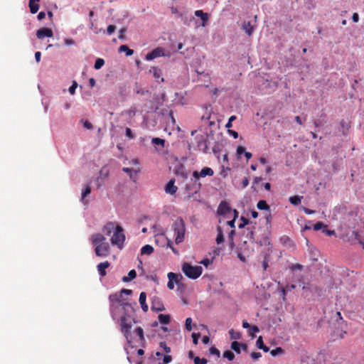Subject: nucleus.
Returning a JSON list of instances; mask_svg holds the SVG:
<instances>
[{"label":"nucleus","mask_w":364,"mask_h":364,"mask_svg":"<svg viewBox=\"0 0 364 364\" xmlns=\"http://www.w3.org/2000/svg\"><path fill=\"white\" fill-rule=\"evenodd\" d=\"M200 336V333H193L192 335H191V337L193 338V343L195 344V345H197L198 343V339Z\"/></svg>","instance_id":"obj_44"},{"label":"nucleus","mask_w":364,"mask_h":364,"mask_svg":"<svg viewBox=\"0 0 364 364\" xmlns=\"http://www.w3.org/2000/svg\"><path fill=\"white\" fill-rule=\"evenodd\" d=\"M240 347H241V343H240L239 342H237V341H234L233 342H232L231 343V348L235 351L237 353H240Z\"/></svg>","instance_id":"obj_31"},{"label":"nucleus","mask_w":364,"mask_h":364,"mask_svg":"<svg viewBox=\"0 0 364 364\" xmlns=\"http://www.w3.org/2000/svg\"><path fill=\"white\" fill-rule=\"evenodd\" d=\"M105 64V60L102 58H97L95 60L94 68L96 70L100 69Z\"/></svg>","instance_id":"obj_34"},{"label":"nucleus","mask_w":364,"mask_h":364,"mask_svg":"<svg viewBox=\"0 0 364 364\" xmlns=\"http://www.w3.org/2000/svg\"><path fill=\"white\" fill-rule=\"evenodd\" d=\"M217 237H216V242L218 245H220L221 243H223L224 242V235H223V231L221 227L218 226L217 228Z\"/></svg>","instance_id":"obj_21"},{"label":"nucleus","mask_w":364,"mask_h":364,"mask_svg":"<svg viewBox=\"0 0 364 364\" xmlns=\"http://www.w3.org/2000/svg\"><path fill=\"white\" fill-rule=\"evenodd\" d=\"M119 53L125 52L127 56H130V55H133V53H134V50L129 48V47L126 45L120 46L119 48Z\"/></svg>","instance_id":"obj_26"},{"label":"nucleus","mask_w":364,"mask_h":364,"mask_svg":"<svg viewBox=\"0 0 364 364\" xmlns=\"http://www.w3.org/2000/svg\"><path fill=\"white\" fill-rule=\"evenodd\" d=\"M95 252L98 257H107L109 253V245L108 242H105L95 246Z\"/></svg>","instance_id":"obj_5"},{"label":"nucleus","mask_w":364,"mask_h":364,"mask_svg":"<svg viewBox=\"0 0 364 364\" xmlns=\"http://www.w3.org/2000/svg\"><path fill=\"white\" fill-rule=\"evenodd\" d=\"M64 43L66 46H71V45L74 44V41L70 38H66V39H65Z\"/></svg>","instance_id":"obj_59"},{"label":"nucleus","mask_w":364,"mask_h":364,"mask_svg":"<svg viewBox=\"0 0 364 364\" xmlns=\"http://www.w3.org/2000/svg\"><path fill=\"white\" fill-rule=\"evenodd\" d=\"M151 309L156 312H159L164 311L165 307L160 299L154 298L152 300Z\"/></svg>","instance_id":"obj_9"},{"label":"nucleus","mask_w":364,"mask_h":364,"mask_svg":"<svg viewBox=\"0 0 364 364\" xmlns=\"http://www.w3.org/2000/svg\"><path fill=\"white\" fill-rule=\"evenodd\" d=\"M327 225H324L322 222H318L314 225V230L315 231H318L319 230H323V228H326Z\"/></svg>","instance_id":"obj_37"},{"label":"nucleus","mask_w":364,"mask_h":364,"mask_svg":"<svg viewBox=\"0 0 364 364\" xmlns=\"http://www.w3.org/2000/svg\"><path fill=\"white\" fill-rule=\"evenodd\" d=\"M214 174V171L211 168L205 167L201 169L200 172H198L197 171H193V176L195 180L197 181L199 177H205L207 176H212Z\"/></svg>","instance_id":"obj_7"},{"label":"nucleus","mask_w":364,"mask_h":364,"mask_svg":"<svg viewBox=\"0 0 364 364\" xmlns=\"http://www.w3.org/2000/svg\"><path fill=\"white\" fill-rule=\"evenodd\" d=\"M164 49L161 47H157L151 52L148 53L146 55V60H152L158 57L165 56Z\"/></svg>","instance_id":"obj_6"},{"label":"nucleus","mask_w":364,"mask_h":364,"mask_svg":"<svg viewBox=\"0 0 364 364\" xmlns=\"http://www.w3.org/2000/svg\"><path fill=\"white\" fill-rule=\"evenodd\" d=\"M210 353L212 355H215L217 357H220V353L218 349H217L215 347L213 346L210 348Z\"/></svg>","instance_id":"obj_43"},{"label":"nucleus","mask_w":364,"mask_h":364,"mask_svg":"<svg viewBox=\"0 0 364 364\" xmlns=\"http://www.w3.org/2000/svg\"><path fill=\"white\" fill-rule=\"evenodd\" d=\"M232 212V209L230 208L228 204L225 202L222 201L218 206V213L221 215H225L230 213Z\"/></svg>","instance_id":"obj_10"},{"label":"nucleus","mask_w":364,"mask_h":364,"mask_svg":"<svg viewBox=\"0 0 364 364\" xmlns=\"http://www.w3.org/2000/svg\"><path fill=\"white\" fill-rule=\"evenodd\" d=\"M154 252V247L150 245H146L141 249V255H150Z\"/></svg>","instance_id":"obj_20"},{"label":"nucleus","mask_w":364,"mask_h":364,"mask_svg":"<svg viewBox=\"0 0 364 364\" xmlns=\"http://www.w3.org/2000/svg\"><path fill=\"white\" fill-rule=\"evenodd\" d=\"M256 345L258 348L262 349L264 352H268L269 350V348L264 344L262 338L261 336L257 338Z\"/></svg>","instance_id":"obj_22"},{"label":"nucleus","mask_w":364,"mask_h":364,"mask_svg":"<svg viewBox=\"0 0 364 364\" xmlns=\"http://www.w3.org/2000/svg\"><path fill=\"white\" fill-rule=\"evenodd\" d=\"M257 207L259 210H269V205L264 200H259Z\"/></svg>","instance_id":"obj_27"},{"label":"nucleus","mask_w":364,"mask_h":364,"mask_svg":"<svg viewBox=\"0 0 364 364\" xmlns=\"http://www.w3.org/2000/svg\"><path fill=\"white\" fill-rule=\"evenodd\" d=\"M136 277V272L134 269H132L129 272L128 277H124L122 278V281L124 282H130L131 280L135 279Z\"/></svg>","instance_id":"obj_25"},{"label":"nucleus","mask_w":364,"mask_h":364,"mask_svg":"<svg viewBox=\"0 0 364 364\" xmlns=\"http://www.w3.org/2000/svg\"><path fill=\"white\" fill-rule=\"evenodd\" d=\"M289 269L291 271L301 270L303 269V265H301L300 264H292L289 265Z\"/></svg>","instance_id":"obj_40"},{"label":"nucleus","mask_w":364,"mask_h":364,"mask_svg":"<svg viewBox=\"0 0 364 364\" xmlns=\"http://www.w3.org/2000/svg\"><path fill=\"white\" fill-rule=\"evenodd\" d=\"M125 240V235L123 232L122 226L116 225L115 230L111 238L112 245H117L118 247L122 248Z\"/></svg>","instance_id":"obj_4"},{"label":"nucleus","mask_w":364,"mask_h":364,"mask_svg":"<svg viewBox=\"0 0 364 364\" xmlns=\"http://www.w3.org/2000/svg\"><path fill=\"white\" fill-rule=\"evenodd\" d=\"M126 32V28H122L119 30V38L121 39V40H124L125 38V36H124V33Z\"/></svg>","instance_id":"obj_53"},{"label":"nucleus","mask_w":364,"mask_h":364,"mask_svg":"<svg viewBox=\"0 0 364 364\" xmlns=\"http://www.w3.org/2000/svg\"><path fill=\"white\" fill-rule=\"evenodd\" d=\"M208 360L205 358H200L199 357H196L194 358L195 364H207Z\"/></svg>","instance_id":"obj_41"},{"label":"nucleus","mask_w":364,"mask_h":364,"mask_svg":"<svg viewBox=\"0 0 364 364\" xmlns=\"http://www.w3.org/2000/svg\"><path fill=\"white\" fill-rule=\"evenodd\" d=\"M110 264L108 261H105L104 262H101L97 265V270L99 272V274L104 277L106 275V271L105 269L109 267Z\"/></svg>","instance_id":"obj_15"},{"label":"nucleus","mask_w":364,"mask_h":364,"mask_svg":"<svg viewBox=\"0 0 364 364\" xmlns=\"http://www.w3.org/2000/svg\"><path fill=\"white\" fill-rule=\"evenodd\" d=\"M39 1H40V0H29L28 6H29L30 11L31 14H34L37 13V11H38V9H39L38 2Z\"/></svg>","instance_id":"obj_16"},{"label":"nucleus","mask_w":364,"mask_h":364,"mask_svg":"<svg viewBox=\"0 0 364 364\" xmlns=\"http://www.w3.org/2000/svg\"><path fill=\"white\" fill-rule=\"evenodd\" d=\"M228 132L230 135L233 136L234 139H237L238 137V133L234 130H228Z\"/></svg>","instance_id":"obj_62"},{"label":"nucleus","mask_w":364,"mask_h":364,"mask_svg":"<svg viewBox=\"0 0 364 364\" xmlns=\"http://www.w3.org/2000/svg\"><path fill=\"white\" fill-rule=\"evenodd\" d=\"M125 134L129 139H134L135 137L134 134L132 133L130 128L127 127L125 130Z\"/></svg>","instance_id":"obj_48"},{"label":"nucleus","mask_w":364,"mask_h":364,"mask_svg":"<svg viewBox=\"0 0 364 364\" xmlns=\"http://www.w3.org/2000/svg\"><path fill=\"white\" fill-rule=\"evenodd\" d=\"M45 17H46V13L44 11H41L37 16V18L38 21L43 20Z\"/></svg>","instance_id":"obj_57"},{"label":"nucleus","mask_w":364,"mask_h":364,"mask_svg":"<svg viewBox=\"0 0 364 364\" xmlns=\"http://www.w3.org/2000/svg\"><path fill=\"white\" fill-rule=\"evenodd\" d=\"M160 347L163 348L166 353H169L171 352V348L167 346L166 342H161Z\"/></svg>","instance_id":"obj_49"},{"label":"nucleus","mask_w":364,"mask_h":364,"mask_svg":"<svg viewBox=\"0 0 364 364\" xmlns=\"http://www.w3.org/2000/svg\"><path fill=\"white\" fill-rule=\"evenodd\" d=\"M229 334H230V338L233 339V340L240 339L241 338V336H242L240 332L235 331L233 329H231L229 331Z\"/></svg>","instance_id":"obj_29"},{"label":"nucleus","mask_w":364,"mask_h":364,"mask_svg":"<svg viewBox=\"0 0 364 364\" xmlns=\"http://www.w3.org/2000/svg\"><path fill=\"white\" fill-rule=\"evenodd\" d=\"M302 196H294L289 198V202L294 205H298L301 203Z\"/></svg>","instance_id":"obj_28"},{"label":"nucleus","mask_w":364,"mask_h":364,"mask_svg":"<svg viewBox=\"0 0 364 364\" xmlns=\"http://www.w3.org/2000/svg\"><path fill=\"white\" fill-rule=\"evenodd\" d=\"M53 32L49 28H41L36 31V36L38 39H43L45 37H53Z\"/></svg>","instance_id":"obj_8"},{"label":"nucleus","mask_w":364,"mask_h":364,"mask_svg":"<svg viewBox=\"0 0 364 364\" xmlns=\"http://www.w3.org/2000/svg\"><path fill=\"white\" fill-rule=\"evenodd\" d=\"M109 301L111 302L110 311L113 318H115L117 312L123 310L124 315L120 317V327L121 331L126 338L129 344H132L134 341L142 342L144 341V331L142 328L137 327L134 330V334L137 337L135 338L131 333L132 324L136 323L134 317V309L131 304L124 301L122 299V295L119 293L113 294L109 296Z\"/></svg>","instance_id":"obj_1"},{"label":"nucleus","mask_w":364,"mask_h":364,"mask_svg":"<svg viewBox=\"0 0 364 364\" xmlns=\"http://www.w3.org/2000/svg\"><path fill=\"white\" fill-rule=\"evenodd\" d=\"M323 232L326 233L328 236H331V235H335V231L334 230H328L327 228L326 229L325 228L323 229Z\"/></svg>","instance_id":"obj_54"},{"label":"nucleus","mask_w":364,"mask_h":364,"mask_svg":"<svg viewBox=\"0 0 364 364\" xmlns=\"http://www.w3.org/2000/svg\"><path fill=\"white\" fill-rule=\"evenodd\" d=\"M158 318L159 322L162 324H168L171 321V317L168 314H159Z\"/></svg>","instance_id":"obj_23"},{"label":"nucleus","mask_w":364,"mask_h":364,"mask_svg":"<svg viewBox=\"0 0 364 364\" xmlns=\"http://www.w3.org/2000/svg\"><path fill=\"white\" fill-rule=\"evenodd\" d=\"M250 356L253 360H257L262 356V354L260 352H252Z\"/></svg>","instance_id":"obj_51"},{"label":"nucleus","mask_w":364,"mask_h":364,"mask_svg":"<svg viewBox=\"0 0 364 364\" xmlns=\"http://www.w3.org/2000/svg\"><path fill=\"white\" fill-rule=\"evenodd\" d=\"M119 293H120L122 295L123 294H127V295H129V294H132V290H130V289H122L120 291V292H119Z\"/></svg>","instance_id":"obj_61"},{"label":"nucleus","mask_w":364,"mask_h":364,"mask_svg":"<svg viewBox=\"0 0 364 364\" xmlns=\"http://www.w3.org/2000/svg\"><path fill=\"white\" fill-rule=\"evenodd\" d=\"M194 14L196 16L200 18L202 20L201 26L205 27L209 20V14L208 13L203 12L202 10H196L194 12Z\"/></svg>","instance_id":"obj_13"},{"label":"nucleus","mask_w":364,"mask_h":364,"mask_svg":"<svg viewBox=\"0 0 364 364\" xmlns=\"http://www.w3.org/2000/svg\"><path fill=\"white\" fill-rule=\"evenodd\" d=\"M202 342L204 344H208L210 342V338L208 336H204L202 338Z\"/></svg>","instance_id":"obj_64"},{"label":"nucleus","mask_w":364,"mask_h":364,"mask_svg":"<svg viewBox=\"0 0 364 364\" xmlns=\"http://www.w3.org/2000/svg\"><path fill=\"white\" fill-rule=\"evenodd\" d=\"M115 223L114 222H109L103 227V232L107 235H109L113 230H115Z\"/></svg>","instance_id":"obj_17"},{"label":"nucleus","mask_w":364,"mask_h":364,"mask_svg":"<svg viewBox=\"0 0 364 364\" xmlns=\"http://www.w3.org/2000/svg\"><path fill=\"white\" fill-rule=\"evenodd\" d=\"M91 193V187L90 184L87 185L85 188L83 190L82 193L81 200L84 204H87V201L85 200V198Z\"/></svg>","instance_id":"obj_24"},{"label":"nucleus","mask_w":364,"mask_h":364,"mask_svg":"<svg viewBox=\"0 0 364 364\" xmlns=\"http://www.w3.org/2000/svg\"><path fill=\"white\" fill-rule=\"evenodd\" d=\"M84 127L86 129H93L92 124L90 122H88L87 120L85 121Z\"/></svg>","instance_id":"obj_55"},{"label":"nucleus","mask_w":364,"mask_h":364,"mask_svg":"<svg viewBox=\"0 0 364 364\" xmlns=\"http://www.w3.org/2000/svg\"><path fill=\"white\" fill-rule=\"evenodd\" d=\"M150 72L153 73L154 77L156 79L159 78L161 75V70L156 67L151 68Z\"/></svg>","instance_id":"obj_32"},{"label":"nucleus","mask_w":364,"mask_h":364,"mask_svg":"<svg viewBox=\"0 0 364 364\" xmlns=\"http://www.w3.org/2000/svg\"><path fill=\"white\" fill-rule=\"evenodd\" d=\"M267 256L266 255L264 257V259L263 262H262V267H263L264 270H266L267 268L268 267V260H267Z\"/></svg>","instance_id":"obj_58"},{"label":"nucleus","mask_w":364,"mask_h":364,"mask_svg":"<svg viewBox=\"0 0 364 364\" xmlns=\"http://www.w3.org/2000/svg\"><path fill=\"white\" fill-rule=\"evenodd\" d=\"M353 234L355 236V239L356 240H358L360 242V244H361L363 245V247L364 249V242L361 240L360 235L359 232H356V231H353Z\"/></svg>","instance_id":"obj_46"},{"label":"nucleus","mask_w":364,"mask_h":364,"mask_svg":"<svg viewBox=\"0 0 364 364\" xmlns=\"http://www.w3.org/2000/svg\"><path fill=\"white\" fill-rule=\"evenodd\" d=\"M168 280H171V281H173V282H176V283H178V277H181V274H176L173 272H169L168 274Z\"/></svg>","instance_id":"obj_30"},{"label":"nucleus","mask_w":364,"mask_h":364,"mask_svg":"<svg viewBox=\"0 0 364 364\" xmlns=\"http://www.w3.org/2000/svg\"><path fill=\"white\" fill-rule=\"evenodd\" d=\"M172 228L176 235L175 242L181 243L185 238L186 225L185 222L181 218H177L172 225Z\"/></svg>","instance_id":"obj_2"},{"label":"nucleus","mask_w":364,"mask_h":364,"mask_svg":"<svg viewBox=\"0 0 364 364\" xmlns=\"http://www.w3.org/2000/svg\"><path fill=\"white\" fill-rule=\"evenodd\" d=\"M192 318L188 317L186 319L185 326L187 331H191L192 330Z\"/></svg>","instance_id":"obj_38"},{"label":"nucleus","mask_w":364,"mask_h":364,"mask_svg":"<svg viewBox=\"0 0 364 364\" xmlns=\"http://www.w3.org/2000/svg\"><path fill=\"white\" fill-rule=\"evenodd\" d=\"M242 28L249 36H252L254 32V27L251 25L250 22H244L242 25Z\"/></svg>","instance_id":"obj_18"},{"label":"nucleus","mask_w":364,"mask_h":364,"mask_svg":"<svg viewBox=\"0 0 364 364\" xmlns=\"http://www.w3.org/2000/svg\"><path fill=\"white\" fill-rule=\"evenodd\" d=\"M90 240L95 246L106 242V238L100 233L92 235Z\"/></svg>","instance_id":"obj_11"},{"label":"nucleus","mask_w":364,"mask_h":364,"mask_svg":"<svg viewBox=\"0 0 364 364\" xmlns=\"http://www.w3.org/2000/svg\"><path fill=\"white\" fill-rule=\"evenodd\" d=\"M77 87V83L76 82V81H73L72 85L69 87V92L70 95L75 94Z\"/></svg>","instance_id":"obj_42"},{"label":"nucleus","mask_w":364,"mask_h":364,"mask_svg":"<svg viewBox=\"0 0 364 364\" xmlns=\"http://www.w3.org/2000/svg\"><path fill=\"white\" fill-rule=\"evenodd\" d=\"M235 235V230H231L230 232H229V235H228V240H234V236Z\"/></svg>","instance_id":"obj_63"},{"label":"nucleus","mask_w":364,"mask_h":364,"mask_svg":"<svg viewBox=\"0 0 364 364\" xmlns=\"http://www.w3.org/2000/svg\"><path fill=\"white\" fill-rule=\"evenodd\" d=\"M122 171L125 173H129V177L132 180H133L134 181H136V174L139 171H135L133 168H127V167L122 168Z\"/></svg>","instance_id":"obj_19"},{"label":"nucleus","mask_w":364,"mask_h":364,"mask_svg":"<svg viewBox=\"0 0 364 364\" xmlns=\"http://www.w3.org/2000/svg\"><path fill=\"white\" fill-rule=\"evenodd\" d=\"M146 294L144 291L141 292L140 295H139V304H141V307L142 310L144 312H146L149 309L148 305L146 303Z\"/></svg>","instance_id":"obj_14"},{"label":"nucleus","mask_w":364,"mask_h":364,"mask_svg":"<svg viewBox=\"0 0 364 364\" xmlns=\"http://www.w3.org/2000/svg\"><path fill=\"white\" fill-rule=\"evenodd\" d=\"M135 92H136V94L144 95L146 93H148L149 90H144V89H142V88H139V87H136V88L135 90Z\"/></svg>","instance_id":"obj_50"},{"label":"nucleus","mask_w":364,"mask_h":364,"mask_svg":"<svg viewBox=\"0 0 364 364\" xmlns=\"http://www.w3.org/2000/svg\"><path fill=\"white\" fill-rule=\"evenodd\" d=\"M152 144L154 145H159L164 147L165 145V140L160 138H153Z\"/></svg>","instance_id":"obj_33"},{"label":"nucleus","mask_w":364,"mask_h":364,"mask_svg":"<svg viewBox=\"0 0 364 364\" xmlns=\"http://www.w3.org/2000/svg\"><path fill=\"white\" fill-rule=\"evenodd\" d=\"M223 357L231 361L235 358V355L232 351L226 350L223 353Z\"/></svg>","instance_id":"obj_35"},{"label":"nucleus","mask_w":364,"mask_h":364,"mask_svg":"<svg viewBox=\"0 0 364 364\" xmlns=\"http://www.w3.org/2000/svg\"><path fill=\"white\" fill-rule=\"evenodd\" d=\"M182 271L188 278L196 279L201 275L203 268L200 266H192L185 262L182 266Z\"/></svg>","instance_id":"obj_3"},{"label":"nucleus","mask_w":364,"mask_h":364,"mask_svg":"<svg viewBox=\"0 0 364 364\" xmlns=\"http://www.w3.org/2000/svg\"><path fill=\"white\" fill-rule=\"evenodd\" d=\"M249 184V179L248 178L245 177L242 181V188H246Z\"/></svg>","instance_id":"obj_56"},{"label":"nucleus","mask_w":364,"mask_h":364,"mask_svg":"<svg viewBox=\"0 0 364 364\" xmlns=\"http://www.w3.org/2000/svg\"><path fill=\"white\" fill-rule=\"evenodd\" d=\"M115 29H116L115 26H114V25H109V26H107V33H108L109 35H111L112 33H114V32Z\"/></svg>","instance_id":"obj_52"},{"label":"nucleus","mask_w":364,"mask_h":364,"mask_svg":"<svg viewBox=\"0 0 364 364\" xmlns=\"http://www.w3.org/2000/svg\"><path fill=\"white\" fill-rule=\"evenodd\" d=\"M283 353V350L282 348L280 347H277L275 349H273L270 351V354L272 355V356H276L279 354H281Z\"/></svg>","instance_id":"obj_39"},{"label":"nucleus","mask_w":364,"mask_h":364,"mask_svg":"<svg viewBox=\"0 0 364 364\" xmlns=\"http://www.w3.org/2000/svg\"><path fill=\"white\" fill-rule=\"evenodd\" d=\"M41 58V52H39V51L36 52V53H35V59H36L37 63L40 62Z\"/></svg>","instance_id":"obj_60"},{"label":"nucleus","mask_w":364,"mask_h":364,"mask_svg":"<svg viewBox=\"0 0 364 364\" xmlns=\"http://www.w3.org/2000/svg\"><path fill=\"white\" fill-rule=\"evenodd\" d=\"M240 220H242V223L239 225V228H244L246 225L249 224V219L242 216Z\"/></svg>","instance_id":"obj_45"},{"label":"nucleus","mask_w":364,"mask_h":364,"mask_svg":"<svg viewBox=\"0 0 364 364\" xmlns=\"http://www.w3.org/2000/svg\"><path fill=\"white\" fill-rule=\"evenodd\" d=\"M172 360V357L169 355H166L163 358V363H159V364H168Z\"/></svg>","instance_id":"obj_47"},{"label":"nucleus","mask_w":364,"mask_h":364,"mask_svg":"<svg viewBox=\"0 0 364 364\" xmlns=\"http://www.w3.org/2000/svg\"><path fill=\"white\" fill-rule=\"evenodd\" d=\"M245 152H246V151H245V148L244 146H237V150H236L237 158L240 159L241 155L245 154Z\"/></svg>","instance_id":"obj_36"},{"label":"nucleus","mask_w":364,"mask_h":364,"mask_svg":"<svg viewBox=\"0 0 364 364\" xmlns=\"http://www.w3.org/2000/svg\"><path fill=\"white\" fill-rule=\"evenodd\" d=\"M175 180L171 179L165 186V192L170 195H173L176 193L178 188L175 186Z\"/></svg>","instance_id":"obj_12"}]
</instances>
